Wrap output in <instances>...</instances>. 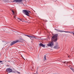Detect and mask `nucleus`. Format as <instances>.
<instances>
[{
  "instance_id": "9b49d317",
  "label": "nucleus",
  "mask_w": 74,
  "mask_h": 74,
  "mask_svg": "<svg viewBox=\"0 0 74 74\" xmlns=\"http://www.w3.org/2000/svg\"><path fill=\"white\" fill-rule=\"evenodd\" d=\"M17 20L18 21H22V22H24L23 20L22 19H21L20 18H17Z\"/></svg>"
},
{
  "instance_id": "7ed1b4c3",
  "label": "nucleus",
  "mask_w": 74,
  "mask_h": 74,
  "mask_svg": "<svg viewBox=\"0 0 74 74\" xmlns=\"http://www.w3.org/2000/svg\"><path fill=\"white\" fill-rule=\"evenodd\" d=\"M53 45H54V43L53 42H49L47 45V46L48 47H53Z\"/></svg>"
},
{
  "instance_id": "6ab92c4d",
  "label": "nucleus",
  "mask_w": 74,
  "mask_h": 74,
  "mask_svg": "<svg viewBox=\"0 0 74 74\" xmlns=\"http://www.w3.org/2000/svg\"><path fill=\"white\" fill-rule=\"evenodd\" d=\"M68 33H71V32H69L68 31Z\"/></svg>"
},
{
  "instance_id": "5701e85b",
  "label": "nucleus",
  "mask_w": 74,
  "mask_h": 74,
  "mask_svg": "<svg viewBox=\"0 0 74 74\" xmlns=\"http://www.w3.org/2000/svg\"><path fill=\"white\" fill-rule=\"evenodd\" d=\"M14 19H15V16H14Z\"/></svg>"
},
{
  "instance_id": "6e6552de",
  "label": "nucleus",
  "mask_w": 74,
  "mask_h": 74,
  "mask_svg": "<svg viewBox=\"0 0 74 74\" xmlns=\"http://www.w3.org/2000/svg\"><path fill=\"white\" fill-rule=\"evenodd\" d=\"M25 36H27V37H29V38H36V37L33 36H30L28 35H25Z\"/></svg>"
},
{
  "instance_id": "f03ea898",
  "label": "nucleus",
  "mask_w": 74,
  "mask_h": 74,
  "mask_svg": "<svg viewBox=\"0 0 74 74\" xmlns=\"http://www.w3.org/2000/svg\"><path fill=\"white\" fill-rule=\"evenodd\" d=\"M58 34H55L52 37V40L53 41L56 42L58 40Z\"/></svg>"
},
{
  "instance_id": "dca6fc26",
  "label": "nucleus",
  "mask_w": 74,
  "mask_h": 74,
  "mask_svg": "<svg viewBox=\"0 0 74 74\" xmlns=\"http://www.w3.org/2000/svg\"><path fill=\"white\" fill-rule=\"evenodd\" d=\"M57 60H58V61H61V59H58Z\"/></svg>"
},
{
  "instance_id": "f257e3e1",
  "label": "nucleus",
  "mask_w": 74,
  "mask_h": 74,
  "mask_svg": "<svg viewBox=\"0 0 74 74\" xmlns=\"http://www.w3.org/2000/svg\"><path fill=\"white\" fill-rule=\"evenodd\" d=\"M23 13L24 14L27 15V16H30V13L32 14L31 12L29 10H23L22 11Z\"/></svg>"
},
{
  "instance_id": "423d86ee",
  "label": "nucleus",
  "mask_w": 74,
  "mask_h": 74,
  "mask_svg": "<svg viewBox=\"0 0 74 74\" xmlns=\"http://www.w3.org/2000/svg\"><path fill=\"white\" fill-rule=\"evenodd\" d=\"M6 71L7 73H11L12 71V69H10V68H8L6 69Z\"/></svg>"
},
{
  "instance_id": "b1692460",
  "label": "nucleus",
  "mask_w": 74,
  "mask_h": 74,
  "mask_svg": "<svg viewBox=\"0 0 74 74\" xmlns=\"http://www.w3.org/2000/svg\"><path fill=\"white\" fill-rule=\"evenodd\" d=\"M9 62H10V60H9L8 61Z\"/></svg>"
},
{
  "instance_id": "4468645a",
  "label": "nucleus",
  "mask_w": 74,
  "mask_h": 74,
  "mask_svg": "<svg viewBox=\"0 0 74 74\" xmlns=\"http://www.w3.org/2000/svg\"><path fill=\"white\" fill-rule=\"evenodd\" d=\"M44 60H47L46 59V56H44Z\"/></svg>"
},
{
  "instance_id": "aec40b11",
  "label": "nucleus",
  "mask_w": 74,
  "mask_h": 74,
  "mask_svg": "<svg viewBox=\"0 0 74 74\" xmlns=\"http://www.w3.org/2000/svg\"><path fill=\"white\" fill-rule=\"evenodd\" d=\"M17 73L18 74H20V72L17 71Z\"/></svg>"
},
{
  "instance_id": "4be33fe9",
  "label": "nucleus",
  "mask_w": 74,
  "mask_h": 74,
  "mask_svg": "<svg viewBox=\"0 0 74 74\" xmlns=\"http://www.w3.org/2000/svg\"><path fill=\"white\" fill-rule=\"evenodd\" d=\"M70 56H68V58H70Z\"/></svg>"
},
{
  "instance_id": "412c9836",
  "label": "nucleus",
  "mask_w": 74,
  "mask_h": 74,
  "mask_svg": "<svg viewBox=\"0 0 74 74\" xmlns=\"http://www.w3.org/2000/svg\"><path fill=\"white\" fill-rule=\"evenodd\" d=\"M1 62H3V61H0V63H1Z\"/></svg>"
},
{
  "instance_id": "a211bd4d",
  "label": "nucleus",
  "mask_w": 74,
  "mask_h": 74,
  "mask_svg": "<svg viewBox=\"0 0 74 74\" xmlns=\"http://www.w3.org/2000/svg\"><path fill=\"white\" fill-rule=\"evenodd\" d=\"M71 34H73V35H74V32H71Z\"/></svg>"
},
{
  "instance_id": "20e7f679",
  "label": "nucleus",
  "mask_w": 74,
  "mask_h": 74,
  "mask_svg": "<svg viewBox=\"0 0 74 74\" xmlns=\"http://www.w3.org/2000/svg\"><path fill=\"white\" fill-rule=\"evenodd\" d=\"M62 63L64 64V65L65 66H67L68 65L71 66V65L70 64H71L70 62H63Z\"/></svg>"
},
{
  "instance_id": "ddd939ff",
  "label": "nucleus",
  "mask_w": 74,
  "mask_h": 74,
  "mask_svg": "<svg viewBox=\"0 0 74 74\" xmlns=\"http://www.w3.org/2000/svg\"><path fill=\"white\" fill-rule=\"evenodd\" d=\"M11 11L12 12L13 15H15V12H14V11L12 9H11Z\"/></svg>"
},
{
  "instance_id": "f8f14e48",
  "label": "nucleus",
  "mask_w": 74,
  "mask_h": 74,
  "mask_svg": "<svg viewBox=\"0 0 74 74\" xmlns=\"http://www.w3.org/2000/svg\"><path fill=\"white\" fill-rule=\"evenodd\" d=\"M16 1V2H22V0H14V1Z\"/></svg>"
},
{
  "instance_id": "9d476101",
  "label": "nucleus",
  "mask_w": 74,
  "mask_h": 74,
  "mask_svg": "<svg viewBox=\"0 0 74 74\" xmlns=\"http://www.w3.org/2000/svg\"><path fill=\"white\" fill-rule=\"evenodd\" d=\"M39 45L40 46L42 47H45V45H44L43 44L41 43L39 44Z\"/></svg>"
},
{
  "instance_id": "39448f33",
  "label": "nucleus",
  "mask_w": 74,
  "mask_h": 74,
  "mask_svg": "<svg viewBox=\"0 0 74 74\" xmlns=\"http://www.w3.org/2000/svg\"><path fill=\"white\" fill-rule=\"evenodd\" d=\"M20 42V41H19V40H17L15 41H14L11 43V45H12L13 44H15V43H16V42Z\"/></svg>"
},
{
  "instance_id": "1a4fd4ad",
  "label": "nucleus",
  "mask_w": 74,
  "mask_h": 74,
  "mask_svg": "<svg viewBox=\"0 0 74 74\" xmlns=\"http://www.w3.org/2000/svg\"><path fill=\"white\" fill-rule=\"evenodd\" d=\"M55 30L57 31V32H60L61 33H62V30L57 29H55Z\"/></svg>"
},
{
  "instance_id": "0eeeda50",
  "label": "nucleus",
  "mask_w": 74,
  "mask_h": 74,
  "mask_svg": "<svg viewBox=\"0 0 74 74\" xmlns=\"http://www.w3.org/2000/svg\"><path fill=\"white\" fill-rule=\"evenodd\" d=\"M54 49H59V45H56L54 47H53Z\"/></svg>"
},
{
  "instance_id": "f3484780",
  "label": "nucleus",
  "mask_w": 74,
  "mask_h": 74,
  "mask_svg": "<svg viewBox=\"0 0 74 74\" xmlns=\"http://www.w3.org/2000/svg\"><path fill=\"white\" fill-rule=\"evenodd\" d=\"M62 32H65V33H68V31H62Z\"/></svg>"
},
{
  "instance_id": "2eb2a0df",
  "label": "nucleus",
  "mask_w": 74,
  "mask_h": 74,
  "mask_svg": "<svg viewBox=\"0 0 74 74\" xmlns=\"http://www.w3.org/2000/svg\"><path fill=\"white\" fill-rule=\"evenodd\" d=\"M70 69L72 71H74V69L72 68H70Z\"/></svg>"
}]
</instances>
